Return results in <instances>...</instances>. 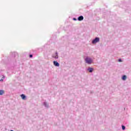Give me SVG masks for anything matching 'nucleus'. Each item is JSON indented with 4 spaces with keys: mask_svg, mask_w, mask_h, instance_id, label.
Listing matches in <instances>:
<instances>
[{
    "mask_svg": "<svg viewBox=\"0 0 131 131\" xmlns=\"http://www.w3.org/2000/svg\"><path fill=\"white\" fill-rule=\"evenodd\" d=\"M85 63H86V64H88L89 65H91V64H92V63H93V59L89 57H86L85 58Z\"/></svg>",
    "mask_w": 131,
    "mask_h": 131,
    "instance_id": "obj_1",
    "label": "nucleus"
},
{
    "mask_svg": "<svg viewBox=\"0 0 131 131\" xmlns=\"http://www.w3.org/2000/svg\"><path fill=\"white\" fill-rule=\"evenodd\" d=\"M100 41V38L98 37H96L92 41V43L93 45H96V43L99 42Z\"/></svg>",
    "mask_w": 131,
    "mask_h": 131,
    "instance_id": "obj_2",
    "label": "nucleus"
},
{
    "mask_svg": "<svg viewBox=\"0 0 131 131\" xmlns=\"http://www.w3.org/2000/svg\"><path fill=\"white\" fill-rule=\"evenodd\" d=\"M20 96L22 100H23L24 101H26V100L27 99V96H26V95H25V94H21Z\"/></svg>",
    "mask_w": 131,
    "mask_h": 131,
    "instance_id": "obj_3",
    "label": "nucleus"
},
{
    "mask_svg": "<svg viewBox=\"0 0 131 131\" xmlns=\"http://www.w3.org/2000/svg\"><path fill=\"white\" fill-rule=\"evenodd\" d=\"M53 65H54L55 67H59V66H60V63H59V62H58L57 61H54Z\"/></svg>",
    "mask_w": 131,
    "mask_h": 131,
    "instance_id": "obj_4",
    "label": "nucleus"
},
{
    "mask_svg": "<svg viewBox=\"0 0 131 131\" xmlns=\"http://www.w3.org/2000/svg\"><path fill=\"white\" fill-rule=\"evenodd\" d=\"M88 71H89V72H90V73H93V71H94V68H91V67H89L87 69Z\"/></svg>",
    "mask_w": 131,
    "mask_h": 131,
    "instance_id": "obj_5",
    "label": "nucleus"
},
{
    "mask_svg": "<svg viewBox=\"0 0 131 131\" xmlns=\"http://www.w3.org/2000/svg\"><path fill=\"white\" fill-rule=\"evenodd\" d=\"M52 58H54V59H59V56L58 55V52H55V56L53 55Z\"/></svg>",
    "mask_w": 131,
    "mask_h": 131,
    "instance_id": "obj_6",
    "label": "nucleus"
},
{
    "mask_svg": "<svg viewBox=\"0 0 131 131\" xmlns=\"http://www.w3.org/2000/svg\"><path fill=\"white\" fill-rule=\"evenodd\" d=\"M78 21H82L83 20V16L81 15L77 18Z\"/></svg>",
    "mask_w": 131,
    "mask_h": 131,
    "instance_id": "obj_7",
    "label": "nucleus"
},
{
    "mask_svg": "<svg viewBox=\"0 0 131 131\" xmlns=\"http://www.w3.org/2000/svg\"><path fill=\"white\" fill-rule=\"evenodd\" d=\"M126 78H127V76H126L125 75H124L122 76V80H126Z\"/></svg>",
    "mask_w": 131,
    "mask_h": 131,
    "instance_id": "obj_8",
    "label": "nucleus"
},
{
    "mask_svg": "<svg viewBox=\"0 0 131 131\" xmlns=\"http://www.w3.org/2000/svg\"><path fill=\"white\" fill-rule=\"evenodd\" d=\"M43 105L45 106V107H46V108H49V104L48 103H47L46 102H43Z\"/></svg>",
    "mask_w": 131,
    "mask_h": 131,
    "instance_id": "obj_9",
    "label": "nucleus"
},
{
    "mask_svg": "<svg viewBox=\"0 0 131 131\" xmlns=\"http://www.w3.org/2000/svg\"><path fill=\"white\" fill-rule=\"evenodd\" d=\"M4 93H5V91L0 90V96L4 95Z\"/></svg>",
    "mask_w": 131,
    "mask_h": 131,
    "instance_id": "obj_10",
    "label": "nucleus"
},
{
    "mask_svg": "<svg viewBox=\"0 0 131 131\" xmlns=\"http://www.w3.org/2000/svg\"><path fill=\"white\" fill-rule=\"evenodd\" d=\"M122 130H125V126L122 125Z\"/></svg>",
    "mask_w": 131,
    "mask_h": 131,
    "instance_id": "obj_11",
    "label": "nucleus"
},
{
    "mask_svg": "<svg viewBox=\"0 0 131 131\" xmlns=\"http://www.w3.org/2000/svg\"><path fill=\"white\" fill-rule=\"evenodd\" d=\"M73 20L74 21H77V19L76 18H75V17H74V18H73Z\"/></svg>",
    "mask_w": 131,
    "mask_h": 131,
    "instance_id": "obj_12",
    "label": "nucleus"
},
{
    "mask_svg": "<svg viewBox=\"0 0 131 131\" xmlns=\"http://www.w3.org/2000/svg\"><path fill=\"white\" fill-rule=\"evenodd\" d=\"M118 62H122V59L120 58V59H118Z\"/></svg>",
    "mask_w": 131,
    "mask_h": 131,
    "instance_id": "obj_13",
    "label": "nucleus"
},
{
    "mask_svg": "<svg viewBox=\"0 0 131 131\" xmlns=\"http://www.w3.org/2000/svg\"><path fill=\"white\" fill-rule=\"evenodd\" d=\"M32 57H33V55H32V54H30L29 55V57L30 58H32Z\"/></svg>",
    "mask_w": 131,
    "mask_h": 131,
    "instance_id": "obj_14",
    "label": "nucleus"
},
{
    "mask_svg": "<svg viewBox=\"0 0 131 131\" xmlns=\"http://www.w3.org/2000/svg\"><path fill=\"white\" fill-rule=\"evenodd\" d=\"M0 81H4V79H1Z\"/></svg>",
    "mask_w": 131,
    "mask_h": 131,
    "instance_id": "obj_15",
    "label": "nucleus"
},
{
    "mask_svg": "<svg viewBox=\"0 0 131 131\" xmlns=\"http://www.w3.org/2000/svg\"><path fill=\"white\" fill-rule=\"evenodd\" d=\"M14 55H17V53L14 52Z\"/></svg>",
    "mask_w": 131,
    "mask_h": 131,
    "instance_id": "obj_16",
    "label": "nucleus"
}]
</instances>
